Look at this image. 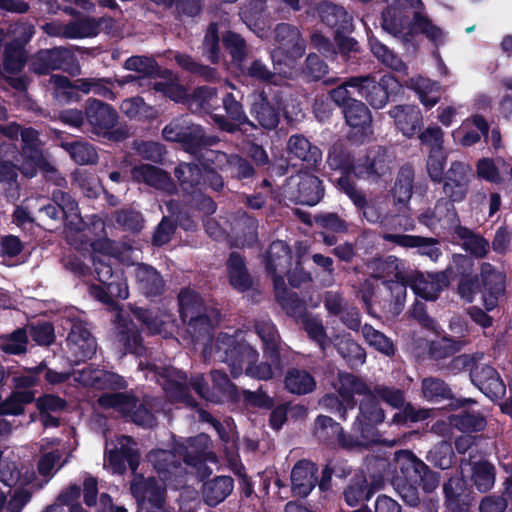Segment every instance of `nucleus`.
<instances>
[{"instance_id":"f257e3e1","label":"nucleus","mask_w":512,"mask_h":512,"mask_svg":"<svg viewBox=\"0 0 512 512\" xmlns=\"http://www.w3.org/2000/svg\"><path fill=\"white\" fill-rule=\"evenodd\" d=\"M210 439L206 434H200L189 439L187 445H180L176 453L166 450L153 451L148 455L149 461L159 474L163 484H158L154 478L145 479L135 474L131 482V492L138 503V512H171L164 498V484L173 485L174 477L182 474V469L175 464L176 455L183 457L191 472L204 478L211 474L206 462L215 463L216 456L208 451Z\"/></svg>"},{"instance_id":"f03ea898","label":"nucleus","mask_w":512,"mask_h":512,"mask_svg":"<svg viewBox=\"0 0 512 512\" xmlns=\"http://www.w3.org/2000/svg\"><path fill=\"white\" fill-rule=\"evenodd\" d=\"M334 389L343 402L352 409L355 405L353 396L363 395L360 403V413L353 424V435H345L340 425L327 416H319L315 422V434L323 441L337 439L344 448L367 447L376 441L374 426L384 420V412L379 407L375 395L358 377L350 373H339L333 384Z\"/></svg>"},{"instance_id":"7ed1b4c3","label":"nucleus","mask_w":512,"mask_h":512,"mask_svg":"<svg viewBox=\"0 0 512 512\" xmlns=\"http://www.w3.org/2000/svg\"><path fill=\"white\" fill-rule=\"evenodd\" d=\"M75 380L84 386L111 391L99 396L97 400L99 407L112 409L130 418L139 426L152 427L154 425L155 417L150 410L152 404L148 399L139 401L130 392H116L126 387V382L121 376L87 367L77 372Z\"/></svg>"},{"instance_id":"20e7f679","label":"nucleus","mask_w":512,"mask_h":512,"mask_svg":"<svg viewBox=\"0 0 512 512\" xmlns=\"http://www.w3.org/2000/svg\"><path fill=\"white\" fill-rule=\"evenodd\" d=\"M269 362L256 364L257 352L245 342L242 332L234 335L220 333L217 338L204 349V356L227 363L233 377L245 373L260 380L271 379L280 370L277 352L265 350Z\"/></svg>"},{"instance_id":"39448f33","label":"nucleus","mask_w":512,"mask_h":512,"mask_svg":"<svg viewBox=\"0 0 512 512\" xmlns=\"http://www.w3.org/2000/svg\"><path fill=\"white\" fill-rule=\"evenodd\" d=\"M91 246L94 252V270L101 285L91 284L88 288L89 294L107 305H112L114 298H128L129 290L126 278L122 273H113L111 258H117L121 262L133 265L138 260V251L130 246L120 248L107 238L95 241Z\"/></svg>"},{"instance_id":"423d86ee","label":"nucleus","mask_w":512,"mask_h":512,"mask_svg":"<svg viewBox=\"0 0 512 512\" xmlns=\"http://www.w3.org/2000/svg\"><path fill=\"white\" fill-rule=\"evenodd\" d=\"M387 3L382 14V27L386 32L403 41H409L420 32L435 45L445 42L446 33L423 13L421 0H387Z\"/></svg>"},{"instance_id":"0eeeda50","label":"nucleus","mask_w":512,"mask_h":512,"mask_svg":"<svg viewBox=\"0 0 512 512\" xmlns=\"http://www.w3.org/2000/svg\"><path fill=\"white\" fill-rule=\"evenodd\" d=\"M7 118V111L4 106L0 104V120ZM0 133L6 137L13 139L21 134L22 139V152L16 158L19 171L26 177H33L37 171L43 170L45 173H55L54 167L48 163L40 148L38 133L32 128H26L20 131V127L12 123L6 127L0 126Z\"/></svg>"},{"instance_id":"6e6552de","label":"nucleus","mask_w":512,"mask_h":512,"mask_svg":"<svg viewBox=\"0 0 512 512\" xmlns=\"http://www.w3.org/2000/svg\"><path fill=\"white\" fill-rule=\"evenodd\" d=\"M33 480V473H22L15 462L0 459V508L20 512L30 500Z\"/></svg>"},{"instance_id":"1a4fd4ad","label":"nucleus","mask_w":512,"mask_h":512,"mask_svg":"<svg viewBox=\"0 0 512 512\" xmlns=\"http://www.w3.org/2000/svg\"><path fill=\"white\" fill-rule=\"evenodd\" d=\"M327 162L332 169L340 170L341 176L348 178L350 170L359 177L371 179L385 177L390 171V159L382 147L371 149L365 159H359L356 165H352L349 156L342 150L334 147L329 152Z\"/></svg>"},{"instance_id":"9d476101","label":"nucleus","mask_w":512,"mask_h":512,"mask_svg":"<svg viewBox=\"0 0 512 512\" xmlns=\"http://www.w3.org/2000/svg\"><path fill=\"white\" fill-rule=\"evenodd\" d=\"M276 37L280 46L271 55L275 73L283 77H291L295 60L305 52L304 40L301 38L298 29L288 24L277 26Z\"/></svg>"},{"instance_id":"9b49d317","label":"nucleus","mask_w":512,"mask_h":512,"mask_svg":"<svg viewBox=\"0 0 512 512\" xmlns=\"http://www.w3.org/2000/svg\"><path fill=\"white\" fill-rule=\"evenodd\" d=\"M179 310L182 320L188 322L189 332L197 340L209 333L213 323H216L219 317L217 311L208 310L199 295L190 290L180 292Z\"/></svg>"},{"instance_id":"f8f14e48","label":"nucleus","mask_w":512,"mask_h":512,"mask_svg":"<svg viewBox=\"0 0 512 512\" xmlns=\"http://www.w3.org/2000/svg\"><path fill=\"white\" fill-rule=\"evenodd\" d=\"M368 268L374 278L384 280L396 305L401 306L406 298L409 275L405 263L395 256H388L371 261Z\"/></svg>"},{"instance_id":"ddd939ff","label":"nucleus","mask_w":512,"mask_h":512,"mask_svg":"<svg viewBox=\"0 0 512 512\" xmlns=\"http://www.w3.org/2000/svg\"><path fill=\"white\" fill-rule=\"evenodd\" d=\"M291 267L292 257L287 245L283 241L273 242L267 253L266 268L273 278L276 298L285 308H288L289 301H297L294 294L286 297L284 275H289Z\"/></svg>"},{"instance_id":"4468645a","label":"nucleus","mask_w":512,"mask_h":512,"mask_svg":"<svg viewBox=\"0 0 512 512\" xmlns=\"http://www.w3.org/2000/svg\"><path fill=\"white\" fill-rule=\"evenodd\" d=\"M141 370H147L146 378L155 379L167 393L175 400L192 406L193 403L187 394L186 376L179 370L172 367H159L156 364L139 363Z\"/></svg>"},{"instance_id":"2eb2a0df","label":"nucleus","mask_w":512,"mask_h":512,"mask_svg":"<svg viewBox=\"0 0 512 512\" xmlns=\"http://www.w3.org/2000/svg\"><path fill=\"white\" fill-rule=\"evenodd\" d=\"M348 84L354 87L376 109L383 108L389 95L400 87L392 75L383 76L379 82L369 77H354L348 80Z\"/></svg>"},{"instance_id":"dca6fc26","label":"nucleus","mask_w":512,"mask_h":512,"mask_svg":"<svg viewBox=\"0 0 512 512\" xmlns=\"http://www.w3.org/2000/svg\"><path fill=\"white\" fill-rule=\"evenodd\" d=\"M134 445L133 440L127 436H119L115 441L107 442L105 466L113 473L121 474L125 471L127 463L135 473L139 463V455Z\"/></svg>"},{"instance_id":"f3484780","label":"nucleus","mask_w":512,"mask_h":512,"mask_svg":"<svg viewBox=\"0 0 512 512\" xmlns=\"http://www.w3.org/2000/svg\"><path fill=\"white\" fill-rule=\"evenodd\" d=\"M287 192L291 199L304 205H316L323 196L320 180L307 172L291 176L287 183Z\"/></svg>"},{"instance_id":"a211bd4d","label":"nucleus","mask_w":512,"mask_h":512,"mask_svg":"<svg viewBox=\"0 0 512 512\" xmlns=\"http://www.w3.org/2000/svg\"><path fill=\"white\" fill-rule=\"evenodd\" d=\"M471 175L469 164L455 161L452 162L446 172L443 192L452 202H461L468 192V184Z\"/></svg>"},{"instance_id":"6ab92c4d","label":"nucleus","mask_w":512,"mask_h":512,"mask_svg":"<svg viewBox=\"0 0 512 512\" xmlns=\"http://www.w3.org/2000/svg\"><path fill=\"white\" fill-rule=\"evenodd\" d=\"M448 283L446 272L427 274L415 272L409 273L407 285H410L417 296L425 300H435Z\"/></svg>"},{"instance_id":"aec40b11","label":"nucleus","mask_w":512,"mask_h":512,"mask_svg":"<svg viewBox=\"0 0 512 512\" xmlns=\"http://www.w3.org/2000/svg\"><path fill=\"white\" fill-rule=\"evenodd\" d=\"M211 378L213 382V391L204 387V378L201 375L192 378L190 384L202 398L211 402H220L225 398H231L235 395L236 388L224 372L220 370H213Z\"/></svg>"},{"instance_id":"412c9836","label":"nucleus","mask_w":512,"mask_h":512,"mask_svg":"<svg viewBox=\"0 0 512 512\" xmlns=\"http://www.w3.org/2000/svg\"><path fill=\"white\" fill-rule=\"evenodd\" d=\"M470 377L474 385L491 400L499 399L505 394V384L490 365L476 364L471 370Z\"/></svg>"},{"instance_id":"4be33fe9","label":"nucleus","mask_w":512,"mask_h":512,"mask_svg":"<svg viewBox=\"0 0 512 512\" xmlns=\"http://www.w3.org/2000/svg\"><path fill=\"white\" fill-rule=\"evenodd\" d=\"M480 279L483 285V304L487 311L493 310L498 304V297L504 292L505 276L491 264L481 265Z\"/></svg>"},{"instance_id":"5701e85b","label":"nucleus","mask_w":512,"mask_h":512,"mask_svg":"<svg viewBox=\"0 0 512 512\" xmlns=\"http://www.w3.org/2000/svg\"><path fill=\"white\" fill-rule=\"evenodd\" d=\"M57 204H48L40 209V214L47 216L50 219H58L61 214L66 218L69 226L73 229L80 231L82 220L78 214V208L75 201L67 194L58 192L54 194Z\"/></svg>"},{"instance_id":"b1692460","label":"nucleus","mask_w":512,"mask_h":512,"mask_svg":"<svg viewBox=\"0 0 512 512\" xmlns=\"http://www.w3.org/2000/svg\"><path fill=\"white\" fill-rule=\"evenodd\" d=\"M223 105L226 113L233 122H229L219 115L213 116L215 123L219 126L220 129L227 132H235L237 129H239L245 133L255 129L253 123L250 122L244 114L242 106L238 101H236L232 94H227L223 98Z\"/></svg>"},{"instance_id":"393cba45","label":"nucleus","mask_w":512,"mask_h":512,"mask_svg":"<svg viewBox=\"0 0 512 512\" xmlns=\"http://www.w3.org/2000/svg\"><path fill=\"white\" fill-rule=\"evenodd\" d=\"M73 55L66 49L55 48L43 50L32 59V69L38 74H45L50 70H68L73 62Z\"/></svg>"},{"instance_id":"a878e982","label":"nucleus","mask_w":512,"mask_h":512,"mask_svg":"<svg viewBox=\"0 0 512 512\" xmlns=\"http://www.w3.org/2000/svg\"><path fill=\"white\" fill-rule=\"evenodd\" d=\"M67 342L70 351L78 360L88 359L96 351V341L81 321L72 324Z\"/></svg>"},{"instance_id":"bb28decb","label":"nucleus","mask_w":512,"mask_h":512,"mask_svg":"<svg viewBox=\"0 0 512 512\" xmlns=\"http://www.w3.org/2000/svg\"><path fill=\"white\" fill-rule=\"evenodd\" d=\"M87 120L97 134L107 135L117 122V113L109 105L98 100H89Z\"/></svg>"},{"instance_id":"cd10ccee","label":"nucleus","mask_w":512,"mask_h":512,"mask_svg":"<svg viewBox=\"0 0 512 512\" xmlns=\"http://www.w3.org/2000/svg\"><path fill=\"white\" fill-rule=\"evenodd\" d=\"M384 239L402 247L418 248V252L421 255L429 257L432 261H437L441 255L438 242L434 238L402 234H385Z\"/></svg>"},{"instance_id":"c85d7f7f","label":"nucleus","mask_w":512,"mask_h":512,"mask_svg":"<svg viewBox=\"0 0 512 512\" xmlns=\"http://www.w3.org/2000/svg\"><path fill=\"white\" fill-rule=\"evenodd\" d=\"M316 466L309 461H299L291 472V488L294 495L306 497L316 483Z\"/></svg>"},{"instance_id":"c756f323","label":"nucleus","mask_w":512,"mask_h":512,"mask_svg":"<svg viewBox=\"0 0 512 512\" xmlns=\"http://www.w3.org/2000/svg\"><path fill=\"white\" fill-rule=\"evenodd\" d=\"M115 337L118 344L126 351L140 353L141 339L136 326L120 311L116 313Z\"/></svg>"},{"instance_id":"7c9ffc66","label":"nucleus","mask_w":512,"mask_h":512,"mask_svg":"<svg viewBox=\"0 0 512 512\" xmlns=\"http://www.w3.org/2000/svg\"><path fill=\"white\" fill-rule=\"evenodd\" d=\"M419 221L430 229L438 226L447 228L454 225L457 215L454 206L445 200L439 201L434 209H428L419 216Z\"/></svg>"},{"instance_id":"2f4dec72","label":"nucleus","mask_w":512,"mask_h":512,"mask_svg":"<svg viewBox=\"0 0 512 512\" xmlns=\"http://www.w3.org/2000/svg\"><path fill=\"white\" fill-rule=\"evenodd\" d=\"M389 114L398 129L407 137H412L422 124L421 111L415 106H397Z\"/></svg>"},{"instance_id":"473e14b6","label":"nucleus","mask_w":512,"mask_h":512,"mask_svg":"<svg viewBox=\"0 0 512 512\" xmlns=\"http://www.w3.org/2000/svg\"><path fill=\"white\" fill-rule=\"evenodd\" d=\"M480 133H488V125L481 116H474L466 119L455 130L452 131V137L455 142L463 146H471L480 140Z\"/></svg>"},{"instance_id":"72a5a7b5","label":"nucleus","mask_w":512,"mask_h":512,"mask_svg":"<svg viewBox=\"0 0 512 512\" xmlns=\"http://www.w3.org/2000/svg\"><path fill=\"white\" fill-rule=\"evenodd\" d=\"M203 136L204 134L200 126H189L180 121L171 122L163 129V137L168 141L200 145L203 142Z\"/></svg>"},{"instance_id":"f704fd0d","label":"nucleus","mask_w":512,"mask_h":512,"mask_svg":"<svg viewBox=\"0 0 512 512\" xmlns=\"http://www.w3.org/2000/svg\"><path fill=\"white\" fill-rule=\"evenodd\" d=\"M383 479L374 480L368 487L367 481L363 475H356L350 485L344 491L346 503L351 506H357L364 500H368L371 495L381 488Z\"/></svg>"},{"instance_id":"c9c22d12","label":"nucleus","mask_w":512,"mask_h":512,"mask_svg":"<svg viewBox=\"0 0 512 512\" xmlns=\"http://www.w3.org/2000/svg\"><path fill=\"white\" fill-rule=\"evenodd\" d=\"M395 461L397 468L401 471V476L398 475L397 477H400L403 481L417 483L420 473L426 471V464L408 450L396 452Z\"/></svg>"},{"instance_id":"e433bc0d","label":"nucleus","mask_w":512,"mask_h":512,"mask_svg":"<svg viewBox=\"0 0 512 512\" xmlns=\"http://www.w3.org/2000/svg\"><path fill=\"white\" fill-rule=\"evenodd\" d=\"M133 179L137 182L146 183L156 189L170 192L173 188L169 176L161 169L151 165H141L133 168Z\"/></svg>"},{"instance_id":"4c0bfd02","label":"nucleus","mask_w":512,"mask_h":512,"mask_svg":"<svg viewBox=\"0 0 512 512\" xmlns=\"http://www.w3.org/2000/svg\"><path fill=\"white\" fill-rule=\"evenodd\" d=\"M447 507L452 512L468 511V496L465 493V481L461 477H452L444 485Z\"/></svg>"},{"instance_id":"58836bf2","label":"nucleus","mask_w":512,"mask_h":512,"mask_svg":"<svg viewBox=\"0 0 512 512\" xmlns=\"http://www.w3.org/2000/svg\"><path fill=\"white\" fill-rule=\"evenodd\" d=\"M93 80H78V84H71L68 78L60 75L51 77V82L55 87V97L60 101H71L77 98V90L84 93H90L93 89Z\"/></svg>"},{"instance_id":"ea45409f","label":"nucleus","mask_w":512,"mask_h":512,"mask_svg":"<svg viewBox=\"0 0 512 512\" xmlns=\"http://www.w3.org/2000/svg\"><path fill=\"white\" fill-rule=\"evenodd\" d=\"M284 384L289 392L297 395L308 394L316 387L314 377L303 369L288 370Z\"/></svg>"},{"instance_id":"a19ab883","label":"nucleus","mask_w":512,"mask_h":512,"mask_svg":"<svg viewBox=\"0 0 512 512\" xmlns=\"http://www.w3.org/2000/svg\"><path fill=\"white\" fill-rule=\"evenodd\" d=\"M133 273L139 284V288L147 295H157L163 289V281L160 275L152 267L137 264Z\"/></svg>"},{"instance_id":"79ce46f5","label":"nucleus","mask_w":512,"mask_h":512,"mask_svg":"<svg viewBox=\"0 0 512 512\" xmlns=\"http://www.w3.org/2000/svg\"><path fill=\"white\" fill-rule=\"evenodd\" d=\"M233 490V480L228 476L216 477L204 484L203 495L210 506L223 501Z\"/></svg>"},{"instance_id":"37998d69","label":"nucleus","mask_w":512,"mask_h":512,"mask_svg":"<svg viewBox=\"0 0 512 512\" xmlns=\"http://www.w3.org/2000/svg\"><path fill=\"white\" fill-rule=\"evenodd\" d=\"M410 86L418 94L421 103L426 108H432L440 99V85L438 82L418 76L410 80Z\"/></svg>"},{"instance_id":"c03bdc74","label":"nucleus","mask_w":512,"mask_h":512,"mask_svg":"<svg viewBox=\"0 0 512 512\" xmlns=\"http://www.w3.org/2000/svg\"><path fill=\"white\" fill-rule=\"evenodd\" d=\"M229 281L232 287L245 291L251 286V279L240 255L232 253L227 262Z\"/></svg>"},{"instance_id":"a18cd8bd","label":"nucleus","mask_w":512,"mask_h":512,"mask_svg":"<svg viewBox=\"0 0 512 512\" xmlns=\"http://www.w3.org/2000/svg\"><path fill=\"white\" fill-rule=\"evenodd\" d=\"M336 181L340 190L346 193L356 206L363 208V216L369 222H377L380 219L379 213L376 212L372 206L365 205L364 196L354 188L350 178L341 176Z\"/></svg>"},{"instance_id":"49530a36","label":"nucleus","mask_w":512,"mask_h":512,"mask_svg":"<svg viewBox=\"0 0 512 512\" xmlns=\"http://www.w3.org/2000/svg\"><path fill=\"white\" fill-rule=\"evenodd\" d=\"M288 148L290 153L295 157L309 163L316 164L322 157L321 151L316 146H312L303 136H291L288 142Z\"/></svg>"},{"instance_id":"de8ad7c7","label":"nucleus","mask_w":512,"mask_h":512,"mask_svg":"<svg viewBox=\"0 0 512 512\" xmlns=\"http://www.w3.org/2000/svg\"><path fill=\"white\" fill-rule=\"evenodd\" d=\"M454 232L461 240V245L476 257H484L489 250V243L481 236L473 234L469 229L455 226Z\"/></svg>"},{"instance_id":"09e8293b","label":"nucleus","mask_w":512,"mask_h":512,"mask_svg":"<svg viewBox=\"0 0 512 512\" xmlns=\"http://www.w3.org/2000/svg\"><path fill=\"white\" fill-rule=\"evenodd\" d=\"M346 123L353 128L366 129L371 123L368 108L358 100H352L343 109Z\"/></svg>"},{"instance_id":"8fccbe9b","label":"nucleus","mask_w":512,"mask_h":512,"mask_svg":"<svg viewBox=\"0 0 512 512\" xmlns=\"http://www.w3.org/2000/svg\"><path fill=\"white\" fill-rule=\"evenodd\" d=\"M279 110L280 107L275 109L262 95L258 96L252 106V113L255 115L260 125L267 129H272L277 126Z\"/></svg>"},{"instance_id":"3c124183","label":"nucleus","mask_w":512,"mask_h":512,"mask_svg":"<svg viewBox=\"0 0 512 512\" xmlns=\"http://www.w3.org/2000/svg\"><path fill=\"white\" fill-rule=\"evenodd\" d=\"M449 423L463 432L481 431L486 426L484 416L474 411L452 415L449 417Z\"/></svg>"},{"instance_id":"603ef678","label":"nucleus","mask_w":512,"mask_h":512,"mask_svg":"<svg viewBox=\"0 0 512 512\" xmlns=\"http://www.w3.org/2000/svg\"><path fill=\"white\" fill-rule=\"evenodd\" d=\"M175 175L183 191L193 193V189L201 184L203 173L201 169L193 164L182 163L175 169Z\"/></svg>"},{"instance_id":"864d4df0","label":"nucleus","mask_w":512,"mask_h":512,"mask_svg":"<svg viewBox=\"0 0 512 512\" xmlns=\"http://www.w3.org/2000/svg\"><path fill=\"white\" fill-rule=\"evenodd\" d=\"M506 167V162L502 159L492 160L482 158L476 163V173L478 178L491 183H500L502 181L501 173Z\"/></svg>"},{"instance_id":"5fc2aeb1","label":"nucleus","mask_w":512,"mask_h":512,"mask_svg":"<svg viewBox=\"0 0 512 512\" xmlns=\"http://www.w3.org/2000/svg\"><path fill=\"white\" fill-rule=\"evenodd\" d=\"M155 91L162 93L170 99L178 102L186 99L185 89L178 83V80L172 72L167 71L163 80L153 83Z\"/></svg>"},{"instance_id":"6e6d98bb","label":"nucleus","mask_w":512,"mask_h":512,"mask_svg":"<svg viewBox=\"0 0 512 512\" xmlns=\"http://www.w3.org/2000/svg\"><path fill=\"white\" fill-rule=\"evenodd\" d=\"M45 30L50 35H63L67 38H83L92 34L93 28L86 20H78L58 29L54 24H47Z\"/></svg>"},{"instance_id":"4d7b16f0","label":"nucleus","mask_w":512,"mask_h":512,"mask_svg":"<svg viewBox=\"0 0 512 512\" xmlns=\"http://www.w3.org/2000/svg\"><path fill=\"white\" fill-rule=\"evenodd\" d=\"M369 44L373 55L386 66L395 71H405L406 66L400 58L397 57L387 46L375 38L369 39Z\"/></svg>"},{"instance_id":"13d9d810","label":"nucleus","mask_w":512,"mask_h":512,"mask_svg":"<svg viewBox=\"0 0 512 512\" xmlns=\"http://www.w3.org/2000/svg\"><path fill=\"white\" fill-rule=\"evenodd\" d=\"M302 326L308 336L324 350L333 340L325 332L321 319L316 316L305 315Z\"/></svg>"},{"instance_id":"bf43d9fd","label":"nucleus","mask_w":512,"mask_h":512,"mask_svg":"<svg viewBox=\"0 0 512 512\" xmlns=\"http://www.w3.org/2000/svg\"><path fill=\"white\" fill-rule=\"evenodd\" d=\"M136 318L146 325L151 333H162L167 331V326L172 325L171 317L167 314H162L159 317L157 314L149 310L137 309L134 311Z\"/></svg>"},{"instance_id":"052dcab7","label":"nucleus","mask_w":512,"mask_h":512,"mask_svg":"<svg viewBox=\"0 0 512 512\" xmlns=\"http://www.w3.org/2000/svg\"><path fill=\"white\" fill-rule=\"evenodd\" d=\"M121 110L130 118L152 119L157 116V111L147 105L140 97L124 100L121 104Z\"/></svg>"},{"instance_id":"680f3d73","label":"nucleus","mask_w":512,"mask_h":512,"mask_svg":"<svg viewBox=\"0 0 512 512\" xmlns=\"http://www.w3.org/2000/svg\"><path fill=\"white\" fill-rule=\"evenodd\" d=\"M362 334L366 342L379 352L390 356L394 354V345L392 341L382 332L374 329L372 326L365 324L362 327Z\"/></svg>"},{"instance_id":"e2e57ef3","label":"nucleus","mask_w":512,"mask_h":512,"mask_svg":"<svg viewBox=\"0 0 512 512\" xmlns=\"http://www.w3.org/2000/svg\"><path fill=\"white\" fill-rule=\"evenodd\" d=\"M413 173L410 168H403L398 174L392 193L395 201L405 204L412 195Z\"/></svg>"},{"instance_id":"0e129e2a","label":"nucleus","mask_w":512,"mask_h":512,"mask_svg":"<svg viewBox=\"0 0 512 512\" xmlns=\"http://www.w3.org/2000/svg\"><path fill=\"white\" fill-rule=\"evenodd\" d=\"M472 471L473 481L480 491L485 492L493 487L495 473L491 464L488 462L475 463Z\"/></svg>"},{"instance_id":"69168bd1","label":"nucleus","mask_w":512,"mask_h":512,"mask_svg":"<svg viewBox=\"0 0 512 512\" xmlns=\"http://www.w3.org/2000/svg\"><path fill=\"white\" fill-rule=\"evenodd\" d=\"M64 148L68 151L71 158L80 165L92 164L97 160L95 149L88 143H67L64 145Z\"/></svg>"},{"instance_id":"338daca9","label":"nucleus","mask_w":512,"mask_h":512,"mask_svg":"<svg viewBox=\"0 0 512 512\" xmlns=\"http://www.w3.org/2000/svg\"><path fill=\"white\" fill-rule=\"evenodd\" d=\"M423 396L430 401H438L451 396L448 386L439 379L426 378L422 381Z\"/></svg>"},{"instance_id":"774afa93","label":"nucleus","mask_w":512,"mask_h":512,"mask_svg":"<svg viewBox=\"0 0 512 512\" xmlns=\"http://www.w3.org/2000/svg\"><path fill=\"white\" fill-rule=\"evenodd\" d=\"M322 21L331 28H342L347 21L346 11L339 6L333 4H325L320 9Z\"/></svg>"}]
</instances>
